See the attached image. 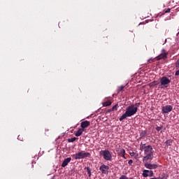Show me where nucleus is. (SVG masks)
Returning a JSON list of instances; mask_svg holds the SVG:
<instances>
[{"label":"nucleus","mask_w":179,"mask_h":179,"mask_svg":"<svg viewBox=\"0 0 179 179\" xmlns=\"http://www.w3.org/2000/svg\"><path fill=\"white\" fill-rule=\"evenodd\" d=\"M71 160H72V158L71 157L66 158L62 164V167H66V166L71 163Z\"/></svg>","instance_id":"f8f14e48"},{"label":"nucleus","mask_w":179,"mask_h":179,"mask_svg":"<svg viewBox=\"0 0 179 179\" xmlns=\"http://www.w3.org/2000/svg\"><path fill=\"white\" fill-rule=\"evenodd\" d=\"M76 137H73V138H69L68 139V142H69V143H72V142H75V141H76Z\"/></svg>","instance_id":"6ab92c4d"},{"label":"nucleus","mask_w":179,"mask_h":179,"mask_svg":"<svg viewBox=\"0 0 179 179\" xmlns=\"http://www.w3.org/2000/svg\"><path fill=\"white\" fill-rule=\"evenodd\" d=\"M162 114H169L173 111V106L171 105H166L162 108Z\"/></svg>","instance_id":"423d86ee"},{"label":"nucleus","mask_w":179,"mask_h":179,"mask_svg":"<svg viewBox=\"0 0 179 179\" xmlns=\"http://www.w3.org/2000/svg\"><path fill=\"white\" fill-rule=\"evenodd\" d=\"M83 132H85V129L80 128L79 129L76 133H75V136H80V135H82L83 134Z\"/></svg>","instance_id":"ddd939ff"},{"label":"nucleus","mask_w":179,"mask_h":179,"mask_svg":"<svg viewBox=\"0 0 179 179\" xmlns=\"http://www.w3.org/2000/svg\"><path fill=\"white\" fill-rule=\"evenodd\" d=\"M140 150L143 152L144 150V157L143 158V162H152L153 160V148L150 145H146V143H141L140 144Z\"/></svg>","instance_id":"f257e3e1"},{"label":"nucleus","mask_w":179,"mask_h":179,"mask_svg":"<svg viewBox=\"0 0 179 179\" xmlns=\"http://www.w3.org/2000/svg\"><path fill=\"white\" fill-rule=\"evenodd\" d=\"M165 146H171V145H173V140L171 139H169V140H167L166 141H165Z\"/></svg>","instance_id":"2eb2a0df"},{"label":"nucleus","mask_w":179,"mask_h":179,"mask_svg":"<svg viewBox=\"0 0 179 179\" xmlns=\"http://www.w3.org/2000/svg\"><path fill=\"white\" fill-rule=\"evenodd\" d=\"M162 129H163V126L156 127V131H157V132H159V131H162Z\"/></svg>","instance_id":"b1692460"},{"label":"nucleus","mask_w":179,"mask_h":179,"mask_svg":"<svg viewBox=\"0 0 179 179\" xmlns=\"http://www.w3.org/2000/svg\"><path fill=\"white\" fill-rule=\"evenodd\" d=\"M136 113H138V108L135 107V104H131L126 108L125 113L119 118V121H123L128 117H132V115H135Z\"/></svg>","instance_id":"f03ea898"},{"label":"nucleus","mask_w":179,"mask_h":179,"mask_svg":"<svg viewBox=\"0 0 179 179\" xmlns=\"http://www.w3.org/2000/svg\"><path fill=\"white\" fill-rule=\"evenodd\" d=\"M143 163L144 167L148 169L149 170H156V169L159 167V165L155 164H149L148 162H143Z\"/></svg>","instance_id":"0eeeda50"},{"label":"nucleus","mask_w":179,"mask_h":179,"mask_svg":"<svg viewBox=\"0 0 179 179\" xmlns=\"http://www.w3.org/2000/svg\"><path fill=\"white\" fill-rule=\"evenodd\" d=\"M132 163H134V161L132 159H129L128 162V164H129V166H131L132 164Z\"/></svg>","instance_id":"a878e982"},{"label":"nucleus","mask_w":179,"mask_h":179,"mask_svg":"<svg viewBox=\"0 0 179 179\" xmlns=\"http://www.w3.org/2000/svg\"><path fill=\"white\" fill-rule=\"evenodd\" d=\"M121 157H123L124 159H127V158L125 157V154H122V155H121Z\"/></svg>","instance_id":"7c9ffc66"},{"label":"nucleus","mask_w":179,"mask_h":179,"mask_svg":"<svg viewBox=\"0 0 179 179\" xmlns=\"http://www.w3.org/2000/svg\"><path fill=\"white\" fill-rule=\"evenodd\" d=\"M159 177H161L162 179H167V176L164 173H163Z\"/></svg>","instance_id":"5701e85b"},{"label":"nucleus","mask_w":179,"mask_h":179,"mask_svg":"<svg viewBox=\"0 0 179 179\" xmlns=\"http://www.w3.org/2000/svg\"><path fill=\"white\" fill-rule=\"evenodd\" d=\"M108 106H111V101H106L103 103V107H108Z\"/></svg>","instance_id":"dca6fc26"},{"label":"nucleus","mask_w":179,"mask_h":179,"mask_svg":"<svg viewBox=\"0 0 179 179\" xmlns=\"http://www.w3.org/2000/svg\"><path fill=\"white\" fill-rule=\"evenodd\" d=\"M117 107H118V104H115V106H113L111 108H112V111H117Z\"/></svg>","instance_id":"4be33fe9"},{"label":"nucleus","mask_w":179,"mask_h":179,"mask_svg":"<svg viewBox=\"0 0 179 179\" xmlns=\"http://www.w3.org/2000/svg\"><path fill=\"white\" fill-rule=\"evenodd\" d=\"M99 155L100 156H103V159L107 162L112 160L113 159V155H111V152H110L108 150H101Z\"/></svg>","instance_id":"7ed1b4c3"},{"label":"nucleus","mask_w":179,"mask_h":179,"mask_svg":"<svg viewBox=\"0 0 179 179\" xmlns=\"http://www.w3.org/2000/svg\"><path fill=\"white\" fill-rule=\"evenodd\" d=\"M135 155H136V153H135V152H131L130 153V156H135Z\"/></svg>","instance_id":"c85d7f7f"},{"label":"nucleus","mask_w":179,"mask_h":179,"mask_svg":"<svg viewBox=\"0 0 179 179\" xmlns=\"http://www.w3.org/2000/svg\"><path fill=\"white\" fill-rule=\"evenodd\" d=\"M99 170L102 174H108V170H110V166L103 164L99 167Z\"/></svg>","instance_id":"1a4fd4ad"},{"label":"nucleus","mask_w":179,"mask_h":179,"mask_svg":"<svg viewBox=\"0 0 179 179\" xmlns=\"http://www.w3.org/2000/svg\"><path fill=\"white\" fill-rule=\"evenodd\" d=\"M124 88H125V86L124 85H121L120 87H119L117 90L118 93H120V92H122V90H124Z\"/></svg>","instance_id":"412c9836"},{"label":"nucleus","mask_w":179,"mask_h":179,"mask_svg":"<svg viewBox=\"0 0 179 179\" xmlns=\"http://www.w3.org/2000/svg\"><path fill=\"white\" fill-rule=\"evenodd\" d=\"M119 155L122 156V155H125V150L124 148H122L119 151Z\"/></svg>","instance_id":"a211bd4d"},{"label":"nucleus","mask_w":179,"mask_h":179,"mask_svg":"<svg viewBox=\"0 0 179 179\" xmlns=\"http://www.w3.org/2000/svg\"><path fill=\"white\" fill-rule=\"evenodd\" d=\"M156 179H163V178H162V177L159 176V177L156 178Z\"/></svg>","instance_id":"473e14b6"},{"label":"nucleus","mask_w":179,"mask_h":179,"mask_svg":"<svg viewBox=\"0 0 179 179\" xmlns=\"http://www.w3.org/2000/svg\"><path fill=\"white\" fill-rule=\"evenodd\" d=\"M154 174L155 173H153V171L144 169L143 171L142 176L144 178H146V177H153Z\"/></svg>","instance_id":"9d476101"},{"label":"nucleus","mask_w":179,"mask_h":179,"mask_svg":"<svg viewBox=\"0 0 179 179\" xmlns=\"http://www.w3.org/2000/svg\"><path fill=\"white\" fill-rule=\"evenodd\" d=\"M171 10V9L168 8L166 10H165V13H170Z\"/></svg>","instance_id":"cd10ccee"},{"label":"nucleus","mask_w":179,"mask_h":179,"mask_svg":"<svg viewBox=\"0 0 179 179\" xmlns=\"http://www.w3.org/2000/svg\"><path fill=\"white\" fill-rule=\"evenodd\" d=\"M150 86H155V83H150Z\"/></svg>","instance_id":"2f4dec72"},{"label":"nucleus","mask_w":179,"mask_h":179,"mask_svg":"<svg viewBox=\"0 0 179 179\" xmlns=\"http://www.w3.org/2000/svg\"><path fill=\"white\" fill-rule=\"evenodd\" d=\"M136 156H138V154H136Z\"/></svg>","instance_id":"f704fd0d"},{"label":"nucleus","mask_w":179,"mask_h":179,"mask_svg":"<svg viewBox=\"0 0 179 179\" xmlns=\"http://www.w3.org/2000/svg\"><path fill=\"white\" fill-rule=\"evenodd\" d=\"M147 134H148V131L146 130L142 131L140 134V139L145 138Z\"/></svg>","instance_id":"4468645a"},{"label":"nucleus","mask_w":179,"mask_h":179,"mask_svg":"<svg viewBox=\"0 0 179 179\" xmlns=\"http://www.w3.org/2000/svg\"><path fill=\"white\" fill-rule=\"evenodd\" d=\"M139 106H141V103H136L134 105V107H136V108H137V110H138V107H139Z\"/></svg>","instance_id":"bb28decb"},{"label":"nucleus","mask_w":179,"mask_h":179,"mask_svg":"<svg viewBox=\"0 0 179 179\" xmlns=\"http://www.w3.org/2000/svg\"><path fill=\"white\" fill-rule=\"evenodd\" d=\"M90 122L87 120L83 121L80 123L81 129H84V131L85 128H87V127H90Z\"/></svg>","instance_id":"9b49d317"},{"label":"nucleus","mask_w":179,"mask_h":179,"mask_svg":"<svg viewBox=\"0 0 179 179\" xmlns=\"http://www.w3.org/2000/svg\"><path fill=\"white\" fill-rule=\"evenodd\" d=\"M150 61H152V59H149L148 60V62H150Z\"/></svg>","instance_id":"72a5a7b5"},{"label":"nucleus","mask_w":179,"mask_h":179,"mask_svg":"<svg viewBox=\"0 0 179 179\" xmlns=\"http://www.w3.org/2000/svg\"><path fill=\"white\" fill-rule=\"evenodd\" d=\"M92 155L90 152H79L75 155V160H80V159H86V157H90Z\"/></svg>","instance_id":"20e7f679"},{"label":"nucleus","mask_w":179,"mask_h":179,"mask_svg":"<svg viewBox=\"0 0 179 179\" xmlns=\"http://www.w3.org/2000/svg\"><path fill=\"white\" fill-rule=\"evenodd\" d=\"M160 83H161L160 87L161 89H163V87H167L168 85H170V83H171V80H170L169 78L166 76H163L160 79Z\"/></svg>","instance_id":"39448f33"},{"label":"nucleus","mask_w":179,"mask_h":179,"mask_svg":"<svg viewBox=\"0 0 179 179\" xmlns=\"http://www.w3.org/2000/svg\"><path fill=\"white\" fill-rule=\"evenodd\" d=\"M111 111H113L112 108H109V109L107 110V113H111Z\"/></svg>","instance_id":"c756f323"},{"label":"nucleus","mask_w":179,"mask_h":179,"mask_svg":"<svg viewBox=\"0 0 179 179\" xmlns=\"http://www.w3.org/2000/svg\"><path fill=\"white\" fill-rule=\"evenodd\" d=\"M85 170H87V174L89 177H92V169L89 167H85Z\"/></svg>","instance_id":"f3484780"},{"label":"nucleus","mask_w":179,"mask_h":179,"mask_svg":"<svg viewBox=\"0 0 179 179\" xmlns=\"http://www.w3.org/2000/svg\"><path fill=\"white\" fill-rule=\"evenodd\" d=\"M119 179H134V178H128L127 176L122 175L120 177Z\"/></svg>","instance_id":"aec40b11"},{"label":"nucleus","mask_w":179,"mask_h":179,"mask_svg":"<svg viewBox=\"0 0 179 179\" xmlns=\"http://www.w3.org/2000/svg\"><path fill=\"white\" fill-rule=\"evenodd\" d=\"M162 53L157 57V61H160V59H167V55L169 52H166V50L162 49Z\"/></svg>","instance_id":"6e6552de"},{"label":"nucleus","mask_w":179,"mask_h":179,"mask_svg":"<svg viewBox=\"0 0 179 179\" xmlns=\"http://www.w3.org/2000/svg\"><path fill=\"white\" fill-rule=\"evenodd\" d=\"M176 67L179 68V59L176 61Z\"/></svg>","instance_id":"393cba45"}]
</instances>
